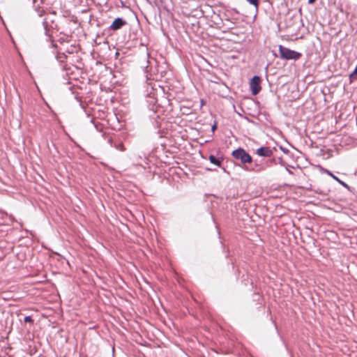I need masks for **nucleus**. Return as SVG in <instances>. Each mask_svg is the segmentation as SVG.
Listing matches in <instances>:
<instances>
[{"label": "nucleus", "mask_w": 357, "mask_h": 357, "mask_svg": "<svg viewBox=\"0 0 357 357\" xmlns=\"http://www.w3.org/2000/svg\"><path fill=\"white\" fill-rule=\"evenodd\" d=\"M279 53L282 59L286 60H298L301 56L302 54L294 50H291L282 45L279 46Z\"/></svg>", "instance_id": "obj_1"}, {"label": "nucleus", "mask_w": 357, "mask_h": 357, "mask_svg": "<svg viewBox=\"0 0 357 357\" xmlns=\"http://www.w3.org/2000/svg\"><path fill=\"white\" fill-rule=\"evenodd\" d=\"M232 155L236 159L240 160L243 163H250L252 162V157L243 149L234 150L232 152Z\"/></svg>", "instance_id": "obj_2"}, {"label": "nucleus", "mask_w": 357, "mask_h": 357, "mask_svg": "<svg viewBox=\"0 0 357 357\" xmlns=\"http://www.w3.org/2000/svg\"><path fill=\"white\" fill-rule=\"evenodd\" d=\"M250 86L252 91V93L253 95L258 94L261 89L260 77L258 76L253 77V78L250 81Z\"/></svg>", "instance_id": "obj_3"}, {"label": "nucleus", "mask_w": 357, "mask_h": 357, "mask_svg": "<svg viewBox=\"0 0 357 357\" xmlns=\"http://www.w3.org/2000/svg\"><path fill=\"white\" fill-rule=\"evenodd\" d=\"M126 24V22L122 18H116L110 26L112 30L116 31L121 29Z\"/></svg>", "instance_id": "obj_4"}, {"label": "nucleus", "mask_w": 357, "mask_h": 357, "mask_svg": "<svg viewBox=\"0 0 357 357\" xmlns=\"http://www.w3.org/2000/svg\"><path fill=\"white\" fill-rule=\"evenodd\" d=\"M257 153L260 156L270 157L273 152L268 147H261L257 150Z\"/></svg>", "instance_id": "obj_5"}, {"label": "nucleus", "mask_w": 357, "mask_h": 357, "mask_svg": "<svg viewBox=\"0 0 357 357\" xmlns=\"http://www.w3.org/2000/svg\"><path fill=\"white\" fill-rule=\"evenodd\" d=\"M210 162L215 165L220 166L222 160L216 158L214 155H211L208 158Z\"/></svg>", "instance_id": "obj_6"}, {"label": "nucleus", "mask_w": 357, "mask_h": 357, "mask_svg": "<svg viewBox=\"0 0 357 357\" xmlns=\"http://www.w3.org/2000/svg\"><path fill=\"white\" fill-rule=\"evenodd\" d=\"M250 3L254 5L257 8L259 6V0H247Z\"/></svg>", "instance_id": "obj_7"}, {"label": "nucleus", "mask_w": 357, "mask_h": 357, "mask_svg": "<svg viewBox=\"0 0 357 357\" xmlns=\"http://www.w3.org/2000/svg\"><path fill=\"white\" fill-rule=\"evenodd\" d=\"M33 319L30 316H26L24 318V322L26 323H33Z\"/></svg>", "instance_id": "obj_8"}, {"label": "nucleus", "mask_w": 357, "mask_h": 357, "mask_svg": "<svg viewBox=\"0 0 357 357\" xmlns=\"http://www.w3.org/2000/svg\"><path fill=\"white\" fill-rule=\"evenodd\" d=\"M117 149H119L121 151H124L126 150L123 144H120Z\"/></svg>", "instance_id": "obj_9"}, {"label": "nucleus", "mask_w": 357, "mask_h": 357, "mask_svg": "<svg viewBox=\"0 0 357 357\" xmlns=\"http://www.w3.org/2000/svg\"><path fill=\"white\" fill-rule=\"evenodd\" d=\"M308 1L310 3H313L315 1V0H308Z\"/></svg>", "instance_id": "obj_10"}]
</instances>
